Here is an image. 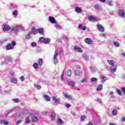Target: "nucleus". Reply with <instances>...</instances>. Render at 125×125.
<instances>
[{"label":"nucleus","mask_w":125,"mask_h":125,"mask_svg":"<svg viewBox=\"0 0 125 125\" xmlns=\"http://www.w3.org/2000/svg\"><path fill=\"white\" fill-rule=\"evenodd\" d=\"M97 81H98L97 79H96L94 77H93V78L90 79V81L91 82H97Z\"/></svg>","instance_id":"c9c22d12"},{"label":"nucleus","mask_w":125,"mask_h":125,"mask_svg":"<svg viewBox=\"0 0 125 125\" xmlns=\"http://www.w3.org/2000/svg\"><path fill=\"white\" fill-rule=\"evenodd\" d=\"M100 79L102 81V83H105V82L107 81V78L104 75H101Z\"/></svg>","instance_id":"1a4fd4ad"},{"label":"nucleus","mask_w":125,"mask_h":125,"mask_svg":"<svg viewBox=\"0 0 125 125\" xmlns=\"http://www.w3.org/2000/svg\"><path fill=\"white\" fill-rule=\"evenodd\" d=\"M118 14L119 16H120V17H123V18L125 17V12L124 9L119 10Z\"/></svg>","instance_id":"7ed1b4c3"},{"label":"nucleus","mask_w":125,"mask_h":125,"mask_svg":"<svg viewBox=\"0 0 125 125\" xmlns=\"http://www.w3.org/2000/svg\"><path fill=\"white\" fill-rule=\"evenodd\" d=\"M84 42L86 43H88V44H91L92 43V40L90 38H85L84 39Z\"/></svg>","instance_id":"9d476101"},{"label":"nucleus","mask_w":125,"mask_h":125,"mask_svg":"<svg viewBox=\"0 0 125 125\" xmlns=\"http://www.w3.org/2000/svg\"><path fill=\"white\" fill-rule=\"evenodd\" d=\"M94 8L95 9H97V10H99V9H100V8L99 7V5H98V4H95Z\"/></svg>","instance_id":"72a5a7b5"},{"label":"nucleus","mask_w":125,"mask_h":125,"mask_svg":"<svg viewBox=\"0 0 125 125\" xmlns=\"http://www.w3.org/2000/svg\"><path fill=\"white\" fill-rule=\"evenodd\" d=\"M21 30H24V27H22V28H21Z\"/></svg>","instance_id":"774afa93"},{"label":"nucleus","mask_w":125,"mask_h":125,"mask_svg":"<svg viewBox=\"0 0 125 125\" xmlns=\"http://www.w3.org/2000/svg\"><path fill=\"white\" fill-rule=\"evenodd\" d=\"M43 97L45 98L46 101H50V97L47 95H44Z\"/></svg>","instance_id":"6ab92c4d"},{"label":"nucleus","mask_w":125,"mask_h":125,"mask_svg":"<svg viewBox=\"0 0 125 125\" xmlns=\"http://www.w3.org/2000/svg\"><path fill=\"white\" fill-rule=\"evenodd\" d=\"M75 11L78 13H82V9L79 7L75 8Z\"/></svg>","instance_id":"aec40b11"},{"label":"nucleus","mask_w":125,"mask_h":125,"mask_svg":"<svg viewBox=\"0 0 125 125\" xmlns=\"http://www.w3.org/2000/svg\"><path fill=\"white\" fill-rule=\"evenodd\" d=\"M37 63L39 64V66H42V59H39L38 60Z\"/></svg>","instance_id":"b1692460"},{"label":"nucleus","mask_w":125,"mask_h":125,"mask_svg":"<svg viewBox=\"0 0 125 125\" xmlns=\"http://www.w3.org/2000/svg\"><path fill=\"white\" fill-rule=\"evenodd\" d=\"M0 123L1 124V125H8V122H6L5 120H2L0 121Z\"/></svg>","instance_id":"412c9836"},{"label":"nucleus","mask_w":125,"mask_h":125,"mask_svg":"<svg viewBox=\"0 0 125 125\" xmlns=\"http://www.w3.org/2000/svg\"><path fill=\"white\" fill-rule=\"evenodd\" d=\"M85 119V115H83L81 116V120L82 122H84V120Z\"/></svg>","instance_id":"a19ab883"},{"label":"nucleus","mask_w":125,"mask_h":125,"mask_svg":"<svg viewBox=\"0 0 125 125\" xmlns=\"http://www.w3.org/2000/svg\"><path fill=\"white\" fill-rule=\"evenodd\" d=\"M55 117H56V114H55L54 111H52L51 117V121H55Z\"/></svg>","instance_id":"2eb2a0df"},{"label":"nucleus","mask_w":125,"mask_h":125,"mask_svg":"<svg viewBox=\"0 0 125 125\" xmlns=\"http://www.w3.org/2000/svg\"><path fill=\"white\" fill-rule=\"evenodd\" d=\"M39 66H40V64L38 63H34L33 64V67L35 69H38V68H39Z\"/></svg>","instance_id":"bb28decb"},{"label":"nucleus","mask_w":125,"mask_h":125,"mask_svg":"<svg viewBox=\"0 0 125 125\" xmlns=\"http://www.w3.org/2000/svg\"><path fill=\"white\" fill-rule=\"evenodd\" d=\"M29 32L31 34H33L34 35H37V34H38V29H36V28L33 27L31 29V31Z\"/></svg>","instance_id":"0eeeda50"},{"label":"nucleus","mask_w":125,"mask_h":125,"mask_svg":"<svg viewBox=\"0 0 125 125\" xmlns=\"http://www.w3.org/2000/svg\"><path fill=\"white\" fill-rule=\"evenodd\" d=\"M69 85H70L71 86H72V87H74L75 86V82L73 81H70L68 83Z\"/></svg>","instance_id":"393cba45"},{"label":"nucleus","mask_w":125,"mask_h":125,"mask_svg":"<svg viewBox=\"0 0 125 125\" xmlns=\"http://www.w3.org/2000/svg\"><path fill=\"white\" fill-rule=\"evenodd\" d=\"M116 91L119 95H121V96L122 95V91H121V90H120L119 89L117 88L116 89Z\"/></svg>","instance_id":"4c0bfd02"},{"label":"nucleus","mask_w":125,"mask_h":125,"mask_svg":"<svg viewBox=\"0 0 125 125\" xmlns=\"http://www.w3.org/2000/svg\"><path fill=\"white\" fill-rule=\"evenodd\" d=\"M13 101L15 103H19V99L17 98L15 99H13Z\"/></svg>","instance_id":"79ce46f5"},{"label":"nucleus","mask_w":125,"mask_h":125,"mask_svg":"<svg viewBox=\"0 0 125 125\" xmlns=\"http://www.w3.org/2000/svg\"><path fill=\"white\" fill-rule=\"evenodd\" d=\"M121 121H122L123 122H125V117H122L121 119Z\"/></svg>","instance_id":"13d9d810"},{"label":"nucleus","mask_w":125,"mask_h":125,"mask_svg":"<svg viewBox=\"0 0 125 125\" xmlns=\"http://www.w3.org/2000/svg\"><path fill=\"white\" fill-rule=\"evenodd\" d=\"M25 38L27 40L31 39V32H29Z\"/></svg>","instance_id":"f704fd0d"},{"label":"nucleus","mask_w":125,"mask_h":125,"mask_svg":"<svg viewBox=\"0 0 125 125\" xmlns=\"http://www.w3.org/2000/svg\"><path fill=\"white\" fill-rule=\"evenodd\" d=\"M53 99L56 102V103H59L60 102V100L56 98L54 96L53 97Z\"/></svg>","instance_id":"cd10ccee"},{"label":"nucleus","mask_w":125,"mask_h":125,"mask_svg":"<svg viewBox=\"0 0 125 125\" xmlns=\"http://www.w3.org/2000/svg\"><path fill=\"white\" fill-rule=\"evenodd\" d=\"M64 96L65 97V98H67L68 100H71L73 99V98H72V96L68 95L67 93H64Z\"/></svg>","instance_id":"9b49d317"},{"label":"nucleus","mask_w":125,"mask_h":125,"mask_svg":"<svg viewBox=\"0 0 125 125\" xmlns=\"http://www.w3.org/2000/svg\"><path fill=\"white\" fill-rule=\"evenodd\" d=\"M81 74V73L80 72V71L79 70H77L75 72V75L76 76H80V74Z\"/></svg>","instance_id":"37998d69"},{"label":"nucleus","mask_w":125,"mask_h":125,"mask_svg":"<svg viewBox=\"0 0 125 125\" xmlns=\"http://www.w3.org/2000/svg\"><path fill=\"white\" fill-rule=\"evenodd\" d=\"M79 29H82L83 28V24H79L78 26Z\"/></svg>","instance_id":"864d4df0"},{"label":"nucleus","mask_w":125,"mask_h":125,"mask_svg":"<svg viewBox=\"0 0 125 125\" xmlns=\"http://www.w3.org/2000/svg\"><path fill=\"white\" fill-rule=\"evenodd\" d=\"M11 44H12V46L13 47L14 46L16 45V42H15V41H13L11 42Z\"/></svg>","instance_id":"a18cd8bd"},{"label":"nucleus","mask_w":125,"mask_h":125,"mask_svg":"<svg viewBox=\"0 0 125 125\" xmlns=\"http://www.w3.org/2000/svg\"><path fill=\"white\" fill-rule=\"evenodd\" d=\"M20 79L21 82H24L25 78H24V76H22L21 77Z\"/></svg>","instance_id":"09e8293b"},{"label":"nucleus","mask_w":125,"mask_h":125,"mask_svg":"<svg viewBox=\"0 0 125 125\" xmlns=\"http://www.w3.org/2000/svg\"><path fill=\"white\" fill-rule=\"evenodd\" d=\"M58 56V53H57V51H55L53 61L54 64H56L57 63V57Z\"/></svg>","instance_id":"f03ea898"},{"label":"nucleus","mask_w":125,"mask_h":125,"mask_svg":"<svg viewBox=\"0 0 125 125\" xmlns=\"http://www.w3.org/2000/svg\"><path fill=\"white\" fill-rule=\"evenodd\" d=\"M74 50L78 51V52H83V50L78 45H75L74 47Z\"/></svg>","instance_id":"423d86ee"},{"label":"nucleus","mask_w":125,"mask_h":125,"mask_svg":"<svg viewBox=\"0 0 125 125\" xmlns=\"http://www.w3.org/2000/svg\"><path fill=\"white\" fill-rule=\"evenodd\" d=\"M72 75V71L71 70H68L67 71V75L68 77H71V75Z\"/></svg>","instance_id":"58836bf2"},{"label":"nucleus","mask_w":125,"mask_h":125,"mask_svg":"<svg viewBox=\"0 0 125 125\" xmlns=\"http://www.w3.org/2000/svg\"><path fill=\"white\" fill-rule=\"evenodd\" d=\"M17 14H18L17 11H14L13 12V15H15V16H16V15H17Z\"/></svg>","instance_id":"de8ad7c7"},{"label":"nucleus","mask_w":125,"mask_h":125,"mask_svg":"<svg viewBox=\"0 0 125 125\" xmlns=\"http://www.w3.org/2000/svg\"><path fill=\"white\" fill-rule=\"evenodd\" d=\"M122 90L124 93V94H125V87L122 88Z\"/></svg>","instance_id":"4d7b16f0"},{"label":"nucleus","mask_w":125,"mask_h":125,"mask_svg":"<svg viewBox=\"0 0 125 125\" xmlns=\"http://www.w3.org/2000/svg\"><path fill=\"white\" fill-rule=\"evenodd\" d=\"M45 39H44V37H41L39 39L40 42H44Z\"/></svg>","instance_id":"ea45409f"},{"label":"nucleus","mask_w":125,"mask_h":125,"mask_svg":"<svg viewBox=\"0 0 125 125\" xmlns=\"http://www.w3.org/2000/svg\"><path fill=\"white\" fill-rule=\"evenodd\" d=\"M49 42H50V39L49 38L45 39L44 43H49Z\"/></svg>","instance_id":"c85d7f7f"},{"label":"nucleus","mask_w":125,"mask_h":125,"mask_svg":"<svg viewBox=\"0 0 125 125\" xmlns=\"http://www.w3.org/2000/svg\"><path fill=\"white\" fill-rule=\"evenodd\" d=\"M97 27L99 31H100V32H104V27H103L102 25L100 24H98Z\"/></svg>","instance_id":"f8f14e48"},{"label":"nucleus","mask_w":125,"mask_h":125,"mask_svg":"<svg viewBox=\"0 0 125 125\" xmlns=\"http://www.w3.org/2000/svg\"><path fill=\"white\" fill-rule=\"evenodd\" d=\"M65 40H66V41H69V39L67 38H65Z\"/></svg>","instance_id":"338daca9"},{"label":"nucleus","mask_w":125,"mask_h":125,"mask_svg":"<svg viewBox=\"0 0 125 125\" xmlns=\"http://www.w3.org/2000/svg\"><path fill=\"white\" fill-rule=\"evenodd\" d=\"M49 20L51 23H52V24H56L57 23V21L55 20V18L52 16L49 17Z\"/></svg>","instance_id":"20e7f679"},{"label":"nucleus","mask_w":125,"mask_h":125,"mask_svg":"<svg viewBox=\"0 0 125 125\" xmlns=\"http://www.w3.org/2000/svg\"><path fill=\"white\" fill-rule=\"evenodd\" d=\"M58 124L60 125H63V121L61 119H58Z\"/></svg>","instance_id":"2f4dec72"},{"label":"nucleus","mask_w":125,"mask_h":125,"mask_svg":"<svg viewBox=\"0 0 125 125\" xmlns=\"http://www.w3.org/2000/svg\"><path fill=\"white\" fill-rule=\"evenodd\" d=\"M110 71L111 73H115L117 71V66L112 65L111 67Z\"/></svg>","instance_id":"ddd939ff"},{"label":"nucleus","mask_w":125,"mask_h":125,"mask_svg":"<svg viewBox=\"0 0 125 125\" xmlns=\"http://www.w3.org/2000/svg\"><path fill=\"white\" fill-rule=\"evenodd\" d=\"M82 83H86V79H84L82 81Z\"/></svg>","instance_id":"5fc2aeb1"},{"label":"nucleus","mask_w":125,"mask_h":125,"mask_svg":"<svg viewBox=\"0 0 125 125\" xmlns=\"http://www.w3.org/2000/svg\"><path fill=\"white\" fill-rule=\"evenodd\" d=\"M112 115L116 116V115H118V111H117V110L114 109V110H112Z\"/></svg>","instance_id":"7c9ffc66"},{"label":"nucleus","mask_w":125,"mask_h":125,"mask_svg":"<svg viewBox=\"0 0 125 125\" xmlns=\"http://www.w3.org/2000/svg\"><path fill=\"white\" fill-rule=\"evenodd\" d=\"M97 101H98V102H100V103H101V101L100 100V99H97Z\"/></svg>","instance_id":"bf43d9fd"},{"label":"nucleus","mask_w":125,"mask_h":125,"mask_svg":"<svg viewBox=\"0 0 125 125\" xmlns=\"http://www.w3.org/2000/svg\"><path fill=\"white\" fill-rule=\"evenodd\" d=\"M43 114H44V115H46V114H47V111L44 112Z\"/></svg>","instance_id":"680f3d73"},{"label":"nucleus","mask_w":125,"mask_h":125,"mask_svg":"<svg viewBox=\"0 0 125 125\" xmlns=\"http://www.w3.org/2000/svg\"><path fill=\"white\" fill-rule=\"evenodd\" d=\"M21 122H22V120H19L17 121L16 125H19V124H21Z\"/></svg>","instance_id":"8fccbe9b"},{"label":"nucleus","mask_w":125,"mask_h":125,"mask_svg":"<svg viewBox=\"0 0 125 125\" xmlns=\"http://www.w3.org/2000/svg\"><path fill=\"white\" fill-rule=\"evenodd\" d=\"M102 2H105L106 1V0H100Z\"/></svg>","instance_id":"052dcab7"},{"label":"nucleus","mask_w":125,"mask_h":125,"mask_svg":"<svg viewBox=\"0 0 125 125\" xmlns=\"http://www.w3.org/2000/svg\"><path fill=\"white\" fill-rule=\"evenodd\" d=\"M22 115H27L28 114V111H27V110L23 109L22 110V112H21Z\"/></svg>","instance_id":"e433bc0d"},{"label":"nucleus","mask_w":125,"mask_h":125,"mask_svg":"<svg viewBox=\"0 0 125 125\" xmlns=\"http://www.w3.org/2000/svg\"><path fill=\"white\" fill-rule=\"evenodd\" d=\"M25 124H30V123H31V120H30V119H29V117H27L26 118V119L25 121Z\"/></svg>","instance_id":"473e14b6"},{"label":"nucleus","mask_w":125,"mask_h":125,"mask_svg":"<svg viewBox=\"0 0 125 125\" xmlns=\"http://www.w3.org/2000/svg\"><path fill=\"white\" fill-rule=\"evenodd\" d=\"M108 5H109V6H112L113 4H112V1H110L108 2Z\"/></svg>","instance_id":"3c124183"},{"label":"nucleus","mask_w":125,"mask_h":125,"mask_svg":"<svg viewBox=\"0 0 125 125\" xmlns=\"http://www.w3.org/2000/svg\"><path fill=\"white\" fill-rule=\"evenodd\" d=\"M61 79L64 80V71H62V73L61 75Z\"/></svg>","instance_id":"49530a36"},{"label":"nucleus","mask_w":125,"mask_h":125,"mask_svg":"<svg viewBox=\"0 0 125 125\" xmlns=\"http://www.w3.org/2000/svg\"><path fill=\"white\" fill-rule=\"evenodd\" d=\"M103 89V85L99 84L97 87V90L98 91H101Z\"/></svg>","instance_id":"a211bd4d"},{"label":"nucleus","mask_w":125,"mask_h":125,"mask_svg":"<svg viewBox=\"0 0 125 125\" xmlns=\"http://www.w3.org/2000/svg\"><path fill=\"white\" fill-rule=\"evenodd\" d=\"M21 27V25H16L15 26H13L11 28V31L13 33H17L18 32V30H19V28Z\"/></svg>","instance_id":"f257e3e1"},{"label":"nucleus","mask_w":125,"mask_h":125,"mask_svg":"<svg viewBox=\"0 0 125 125\" xmlns=\"http://www.w3.org/2000/svg\"><path fill=\"white\" fill-rule=\"evenodd\" d=\"M102 37H105V34H103Z\"/></svg>","instance_id":"0e129e2a"},{"label":"nucleus","mask_w":125,"mask_h":125,"mask_svg":"<svg viewBox=\"0 0 125 125\" xmlns=\"http://www.w3.org/2000/svg\"><path fill=\"white\" fill-rule=\"evenodd\" d=\"M65 106H66V107H67V108H70V107H71V105L70 104H66V105H65Z\"/></svg>","instance_id":"6e6d98bb"},{"label":"nucleus","mask_w":125,"mask_h":125,"mask_svg":"<svg viewBox=\"0 0 125 125\" xmlns=\"http://www.w3.org/2000/svg\"><path fill=\"white\" fill-rule=\"evenodd\" d=\"M30 116L32 117L31 120L32 122H38V117H36V115L33 113H31Z\"/></svg>","instance_id":"39448f33"},{"label":"nucleus","mask_w":125,"mask_h":125,"mask_svg":"<svg viewBox=\"0 0 125 125\" xmlns=\"http://www.w3.org/2000/svg\"><path fill=\"white\" fill-rule=\"evenodd\" d=\"M107 62L108 63L109 65H112V66H114L115 64H116V62H114L113 60H107Z\"/></svg>","instance_id":"f3484780"},{"label":"nucleus","mask_w":125,"mask_h":125,"mask_svg":"<svg viewBox=\"0 0 125 125\" xmlns=\"http://www.w3.org/2000/svg\"><path fill=\"white\" fill-rule=\"evenodd\" d=\"M34 86L38 89L40 90L41 89V86L38 84H34Z\"/></svg>","instance_id":"c756f323"},{"label":"nucleus","mask_w":125,"mask_h":125,"mask_svg":"<svg viewBox=\"0 0 125 125\" xmlns=\"http://www.w3.org/2000/svg\"><path fill=\"white\" fill-rule=\"evenodd\" d=\"M113 92H110V95H112V94H113Z\"/></svg>","instance_id":"e2e57ef3"},{"label":"nucleus","mask_w":125,"mask_h":125,"mask_svg":"<svg viewBox=\"0 0 125 125\" xmlns=\"http://www.w3.org/2000/svg\"><path fill=\"white\" fill-rule=\"evenodd\" d=\"M6 48L7 50H10V49H13L14 47L12 46L11 44L9 43L6 45Z\"/></svg>","instance_id":"dca6fc26"},{"label":"nucleus","mask_w":125,"mask_h":125,"mask_svg":"<svg viewBox=\"0 0 125 125\" xmlns=\"http://www.w3.org/2000/svg\"><path fill=\"white\" fill-rule=\"evenodd\" d=\"M31 45L33 47L37 46V43L36 42H33L31 43Z\"/></svg>","instance_id":"c03bdc74"},{"label":"nucleus","mask_w":125,"mask_h":125,"mask_svg":"<svg viewBox=\"0 0 125 125\" xmlns=\"http://www.w3.org/2000/svg\"><path fill=\"white\" fill-rule=\"evenodd\" d=\"M113 44L116 46V47H119L120 46V43H119L118 42H113Z\"/></svg>","instance_id":"a878e982"},{"label":"nucleus","mask_w":125,"mask_h":125,"mask_svg":"<svg viewBox=\"0 0 125 125\" xmlns=\"http://www.w3.org/2000/svg\"><path fill=\"white\" fill-rule=\"evenodd\" d=\"M14 74V72H11L12 76H13Z\"/></svg>","instance_id":"69168bd1"},{"label":"nucleus","mask_w":125,"mask_h":125,"mask_svg":"<svg viewBox=\"0 0 125 125\" xmlns=\"http://www.w3.org/2000/svg\"><path fill=\"white\" fill-rule=\"evenodd\" d=\"M89 20H90V21H96V18L93 17L92 16H90L89 17Z\"/></svg>","instance_id":"5701e85b"},{"label":"nucleus","mask_w":125,"mask_h":125,"mask_svg":"<svg viewBox=\"0 0 125 125\" xmlns=\"http://www.w3.org/2000/svg\"><path fill=\"white\" fill-rule=\"evenodd\" d=\"M3 26H4L3 28V30L4 31H9V30H10V27L9 25L7 24H3Z\"/></svg>","instance_id":"6e6552de"},{"label":"nucleus","mask_w":125,"mask_h":125,"mask_svg":"<svg viewBox=\"0 0 125 125\" xmlns=\"http://www.w3.org/2000/svg\"><path fill=\"white\" fill-rule=\"evenodd\" d=\"M82 29L83 31H85V30H86V26H83V27Z\"/></svg>","instance_id":"603ef678"},{"label":"nucleus","mask_w":125,"mask_h":125,"mask_svg":"<svg viewBox=\"0 0 125 125\" xmlns=\"http://www.w3.org/2000/svg\"><path fill=\"white\" fill-rule=\"evenodd\" d=\"M11 82L13 83H17V79L15 78H13L11 79Z\"/></svg>","instance_id":"4be33fe9"},{"label":"nucleus","mask_w":125,"mask_h":125,"mask_svg":"<svg viewBox=\"0 0 125 125\" xmlns=\"http://www.w3.org/2000/svg\"><path fill=\"white\" fill-rule=\"evenodd\" d=\"M37 33H38L40 35H43V28H40L38 29H37Z\"/></svg>","instance_id":"4468645a"}]
</instances>
